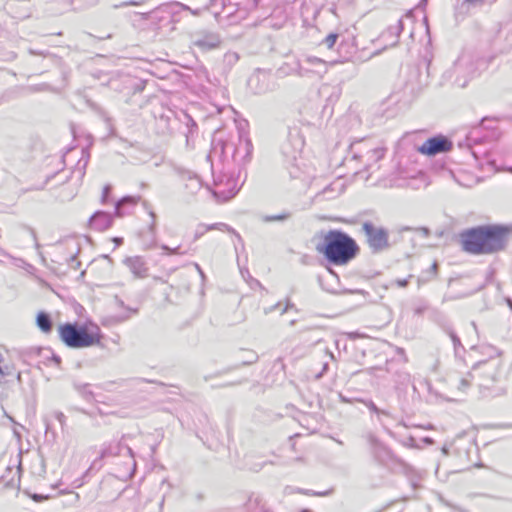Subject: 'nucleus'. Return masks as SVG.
<instances>
[{
    "mask_svg": "<svg viewBox=\"0 0 512 512\" xmlns=\"http://www.w3.org/2000/svg\"><path fill=\"white\" fill-rule=\"evenodd\" d=\"M512 234V227L489 224L464 230L459 235L461 249L472 255H491L504 251Z\"/></svg>",
    "mask_w": 512,
    "mask_h": 512,
    "instance_id": "f257e3e1",
    "label": "nucleus"
},
{
    "mask_svg": "<svg viewBox=\"0 0 512 512\" xmlns=\"http://www.w3.org/2000/svg\"><path fill=\"white\" fill-rule=\"evenodd\" d=\"M316 238L315 250L331 265L346 266L360 253L356 240L339 229L321 231Z\"/></svg>",
    "mask_w": 512,
    "mask_h": 512,
    "instance_id": "f03ea898",
    "label": "nucleus"
},
{
    "mask_svg": "<svg viewBox=\"0 0 512 512\" xmlns=\"http://www.w3.org/2000/svg\"><path fill=\"white\" fill-rule=\"evenodd\" d=\"M59 339L69 348L80 349L100 346L102 333L95 324L78 326L76 323H62L57 327Z\"/></svg>",
    "mask_w": 512,
    "mask_h": 512,
    "instance_id": "7ed1b4c3",
    "label": "nucleus"
},
{
    "mask_svg": "<svg viewBox=\"0 0 512 512\" xmlns=\"http://www.w3.org/2000/svg\"><path fill=\"white\" fill-rule=\"evenodd\" d=\"M362 230L366 237V243L372 251L381 252L389 247V232L386 228L372 222H364Z\"/></svg>",
    "mask_w": 512,
    "mask_h": 512,
    "instance_id": "20e7f679",
    "label": "nucleus"
},
{
    "mask_svg": "<svg viewBox=\"0 0 512 512\" xmlns=\"http://www.w3.org/2000/svg\"><path fill=\"white\" fill-rule=\"evenodd\" d=\"M453 143L448 137L444 135H438L427 139L421 146L417 148V151L425 156H434L439 153H446L451 151Z\"/></svg>",
    "mask_w": 512,
    "mask_h": 512,
    "instance_id": "39448f33",
    "label": "nucleus"
},
{
    "mask_svg": "<svg viewBox=\"0 0 512 512\" xmlns=\"http://www.w3.org/2000/svg\"><path fill=\"white\" fill-rule=\"evenodd\" d=\"M36 323L39 329L44 333H49L52 330V322L49 315L45 312H39L36 318Z\"/></svg>",
    "mask_w": 512,
    "mask_h": 512,
    "instance_id": "423d86ee",
    "label": "nucleus"
},
{
    "mask_svg": "<svg viewBox=\"0 0 512 512\" xmlns=\"http://www.w3.org/2000/svg\"><path fill=\"white\" fill-rule=\"evenodd\" d=\"M337 39H338V34L330 33L325 37L324 43L328 49H332L335 46Z\"/></svg>",
    "mask_w": 512,
    "mask_h": 512,
    "instance_id": "0eeeda50",
    "label": "nucleus"
},
{
    "mask_svg": "<svg viewBox=\"0 0 512 512\" xmlns=\"http://www.w3.org/2000/svg\"><path fill=\"white\" fill-rule=\"evenodd\" d=\"M164 249L168 250L169 254H177V250L176 249H168L167 247H164Z\"/></svg>",
    "mask_w": 512,
    "mask_h": 512,
    "instance_id": "6e6552de",
    "label": "nucleus"
},
{
    "mask_svg": "<svg viewBox=\"0 0 512 512\" xmlns=\"http://www.w3.org/2000/svg\"><path fill=\"white\" fill-rule=\"evenodd\" d=\"M218 226H219V224H214V225H212V226H208V227L206 228V230L217 229V228H218Z\"/></svg>",
    "mask_w": 512,
    "mask_h": 512,
    "instance_id": "1a4fd4ad",
    "label": "nucleus"
},
{
    "mask_svg": "<svg viewBox=\"0 0 512 512\" xmlns=\"http://www.w3.org/2000/svg\"><path fill=\"white\" fill-rule=\"evenodd\" d=\"M272 219L282 220L284 219V216L273 217Z\"/></svg>",
    "mask_w": 512,
    "mask_h": 512,
    "instance_id": "9d476101",
    "label": "nucleus"
}]
</instances>
